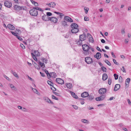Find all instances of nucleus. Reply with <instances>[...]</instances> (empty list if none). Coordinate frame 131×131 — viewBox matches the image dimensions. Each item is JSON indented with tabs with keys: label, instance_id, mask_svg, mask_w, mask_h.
<instances>
[{
	"label": "nucleus",
	"instance_id": "obj_1",
	"mask_svg": "<svg viewBox=\"0 0 131 131\" xmlns=\"http://www.w3.org/2000/svg\"><path fill=\"white\" fill-rule=\"evenodd\" d=\"M72 28L71 31L73 33H76L79 31V29L78 28V25L76 24L73 23L71 25Z\"/></svg>",
	"mask_w": 131,
	"mask_h": 131
},
{
	"label": "nucleus",
	"instance_id": "obj_2",
	"mask_svg": "<svg viewBox=\"0 0 131 131\" xmlns=\"http://www.w3.org/2000/svg\"><path fill=\"white\" fill-rule=\"evenodd\" d=\"M29 13L31 15L34 16H37L38 14L37 11L34 7L30 10Z\"/></svg>",
	"mask_w": 131,
	"mask_h": 131
},
{
	"label": "nucleus",
	"instance_id": "obj_3",
	"mask_svg": "<svg viewBox=\"0 0 131 131\" xmlns=\"http://www.w3.org/2000/svg\"><path fill=\"white\" fill-rule=\"evenodd\" d=\"M82 49L84 51L88 53V54L89 53V52L91 53L90 51L89 47V46L86 44H84L82 45Z\"/></svg>",
	"mask_w": 131,
	"mask_h": 131
},
{
	"label": "nucleus",
	"instance_id": "obj_4",
	"mask_svg": "<svg viewBox=\"0 0 131 131\" xmlns=\"http://www.w3.org/2000/svg\"><path fill=\"white\" fill-rule=\"evenodd\" d=\"M85 61L88 64H90L93 62L92 59L90 57H87L85 58Z\"/></svg>",
	"mask_w": 131,
	"mask_h": 131
},
{
	"label": "nucleus",
	"instance_id": "obj_5",
	"mask_svg": "<svg viewBox=\"0 0 131 131\" xmlns=\"http://www.w3.org/2000/svg\"><path fill=\"white\" fill-rule=\"evenodd\" d=\"M4 5L6 7L10 8L11 7L12 4L9 1H6L4 2Z\"/></svg>",
	"mask_w": 131,
	"mask_h": 131
},
{
	"label": "nucleus",
	"instance_id": "obj_6",
	"mask_svg": "<svg viewBox=\"0 0 131 131\" xmlns=\"http://www.w3.org/2000/svg\"><path fill=\"white\" fill-rule=\"evenodd\" d=\"M106 91V89L105 88H101L99 90V93L100 94H103L105 93Z\"/></svg>",
	"mask_w": 131,
	"mask_h": 131
},
{
	"label": "nucleus",
	"instance_id": "obj_7",
	"mask_svg": "<svg viewBox=\"0 0 131 131\" xmlns=\"http://www.w3.org/2000/svg\"><path fill=\"white\" fill-rule=\"evenodd\" d=\"M49 20L54 23H57L58 21V19L55 17H50Z\"/></svg>",
	"mask_w": 131,
	"mask_h": 131
},
{
	"label": "nucleus",
	"instance_id": "obj_8",
	"mask_svg": "<svg viewBox=\"0 0 131 131\" xmlns=\"http://www.w3.org/2000/svg\"><path fill=\"white\" fill-rule=\"evenodd\" d=\"M64 20L70 22H72L73 21L72 19L68 16H66L64 17Z\"/></svg>",
	"mask_w": 131,
	"mask_h": 131
},
{
	"label": "nucleus",
	"instance_id": "obj_9",
	"mask_svg": "<svg viewBox=\"0 0 131 131\" xmlns=\"http://www.w3.org/2000/svg\"><path fill=\"white\" fill-rule=\"evenodd\" d=\"M43 100H44L45 101L49 103H50L52 104H53V103L52 102L49 98H48L47 97H43Z\"/></svg>",
	"mask_w": 131,
	"mask_h": 131
},
{
	"label": "nucleus",
	"instance_id": "obj_10",
	"mask_svg": "<svg viewBox=\"0 0 131 131\" xmlns=\"http://www.w3.org/2000/svg\"><path fill=\"white\" fill-rule=\"evenodd\" d=\"M80 39L82 41H84L86 39V35H85L84 33L81 35L79 36Z\"/></svg>",
	"mask_w": 131,
	"mask_h": 131
},
{
	"label": "nucleus",
	"instance_id": "obj_11",
	"mask_svg": "<svg viewBox=\"0 0 131 131\" xmlns=\"http://www.w3.org/2000/svg\"><path fill=\"white\" fill-rule=\"evenodd\" d=\"M56 82L59 84H63L64 83L63 80L61 79L56 78Z\"/></svg>",
	"mask_w": 131,
	"mask_h": 131
},
{
	"label": "nucleus",
	"instance_id": "obj_12",
	"mask_svg": "<svg viewBox=\"0 0 131 131\" xmlns=\"http://www.w3.org/2000/svg\"><path fill=\"white\" fill-rule=\"evenodd\" d=\"M42 18L44 20L48 21L49 20L50 17L45 14L42 16Z\"/></svg>",
	"mask_w": 131,
	"mask_h": 131
},
{
	"label": "nucleus",
	"instance_id": "obj_13",
	"mask_svg": "<svg viewBox=\"0 0 131 131\" xmlns=\"http://www.w3.org/2000/svg\"><path fill=\"white\" fill-rule=\"evenodd\" d=\"M47 5H48L50 7L54 8L56 5V4L54 2H51L49 4H47Z\"/></svg>",
	"mask_w": 131,
	"mask_h": 131
},
{
	"label": "nucleus",
	"instance_id": "obj_14",
	"mask_svg": "<svg viewBox=\"0 0 131 131\" xmlns=\"http://www.w3.org/2000/svg\"><path fill=\"white\" fill-rule=\"evenodd\" d=\"M7 27L9 29L12 30H14L15 28V27L11 24H8L7 25Z\"/></svg>",
	"mask_w": 131,
	"mask_h": 131
},
{
	"label": "nucleus",
	"instance_id": "obj_15",
	"mask_svg": "<svg viewBox=\"0 0 131 131\" xmlns=\"http://www.w3.org/2000/svg\"><path fill=\"white\" fill-rule=\"evenodd\" d=\"M89 96L88 93L87 92H84L82 93L81 94V96L83 97H86Z\"/></svg>",
	"mask_w": 131,
	"mask_h": 131
},
{
	"label": "nucleus",
	"instance_id": "obj_16",
	"mask_svg": "<svg viewBox=\"0 0 131 131\" xmlns=\"http://www.w3.org/2000/svg\"><path fill=\"white\" fill-rule=\"evenodd\" d=\"M67 91L69 92L71 94L72 96L74 98L77 99L78 98V96L74 92L71 91H69V90H66Z\"/></svg>",
	"mask_w": 131,
	"mask_h": 131
},
{
	"label": "nucleus",
	"instance_id": "obj_17",
	"mask_svg": "<svg viewBox=\"0 0 131 131\" xmlns=\"http://www.w3.org/2000/svg\"><path fill=\"white\" fill-rule=\"evenodd\" d=\"M94 57L97 59H100L101 57V54L100 53L97 52L95 55H94Z\"/></svg>",
	"mask_w": 131,
	"mask_h": 131
},
{
	"label": "nucleus",
	"instance_id": "obj_18",
	"mask_svg": "<svg viewBox=\"0 0 131 131\" xmlns=\"http://www.w3.org/2000/svg\"><path fill=\"white\" fill-rule=\"evenodd\" d=\"M130 79L129 78H128L126 80L125 82L126 86L128 87Z\"/></svg>",
	"mask_w": 131,
	"mask_h": 131
},
{
	"label": "nucleus",
	"instance_id": "obj_19",
	"mask_svg": "<svg viewBox=\"0 0 131 131\" xmlns=\"http://www.w3.org/2000/svg\"><path fill=\"white\" fill-rule=\"evenodd\" d=\"M66 86L70 89H71L73 87L72 84L71 83H67L66 84V86H64V88H66Z\"/></svg>",
	"mask_w": 131,
	"mask_h": 131
},
{
	"label": "nucleus",
	"instance_id": "obj_20",
	"mask_svg": "<svg viewBox=\"0 0 131 131\" xmlns=\"http://www.w3.org/2000/svg\"><path fill=\"white\" fill-rule=\"evenodd\" d=\"M14 9L16 10H19L22 9L21 7L17 5H15L14 6Z\"/></svg>",
	"mask_w": 131,
	"mask_h": 131
},
{
	"label": "nucleus",
	"instance_id": "obj_21",
	"mask_svg": "<svg viewBox=\"0 0 131 131\" xmlns=\"http://www.w3.org/2000/svg\"><path fill=\"white\" fill-rule=\"evenodd\" d=\"M120 85L119 84H117L115 85L114 90V91H116L118 90L120 88Z\"/></svg>",
	"mask_w": 131,
	"mask_h": 131
},
{
	"label": "nucleus",
	"instance_id": "obj_22",
	"mask_svg": "<svg viewBox=\"0 0 131 131\" xmlns=\"http://www.w3.org/2000/svg\"><path fill=\"white\" fill-rule=\"evenodd\" d=\"M108 76L106 73H104L103 74L102 76V80L104 81L106 80Z\"/></svg>",
	"mask_w": 131,
	"mask_h": 131
},
{
	"label": "nucleus",
	"instance_id": "obj_23",
	"mask_svg": "<svg viewBox=\"0 0 131 131\" xmlns=\"http://www.w3.org/2000/svg\"><path fill=\"white\" fill-rule=\"evenodd\" d=\"M82 41L81 40H76V43L78 45H82Z\"/></svg>",
	"mask_w": 131,
	"mask_h": 131
},
{
	"label": "nucleus",
	"instance_id": "obj_24",
	"mask_svg": "<svg viewBox=\"0 0 131 131\" xmlns=\"http://www.w3.org/2000/svg\"><path fill=\"white\" fill-rule=\"evenodd\" d=\"M49 76L52 77H53L56 78V77L57 75L54 72H51L50 74H49Z\"/></svg>",
	"mask_w": 131,
	"mask_h": 131
},
{
	"label": "nucleus",
	"instance_id": "obj_25",
	"mask_svg": "<svg viewBox=\"0 0 131 131\" xmlns=\"http://www.w3.org/2000/svg\"><path fill=\"white\" fill-rule=\"evenodd\" d=\"M81 121L84 123L88 124L89 123V122L88 120L85 119H82L81 120Z\"/></svg>",
	"mask_w": 131,
	"mask_h": 131
},
{
	"label": "nucleus",
	"instance_id": "obj_26",
	"mask_svg": "<svg viewBox=\"0 0 131 131\" xmlns=\"http://www.w3.org/2000/svg\"><path fill=\"white\" fill-rule=\"evenodd\" d=\"M30 1L32 3L35 5V6L36 7L38 6V4L37 3L35 2L33 0H31Z\"/></svg>",
	"mask_w": 131,
	"mask_h": 131
},
{
	"label": "nucleus",
	"instance_id": "obj_27",
	"mask_svg": "<svg viewBox=\"0 0 131 131\" xmlns=\"http://www.w3.org/2000/svg\"><path fill=\"white\" fill-rule=\"evenodd\" d=\"M31 55L32 56V57L33 58L34 60L35 61H37V58L36 57V56H35L34 54L32 53H31Z\"/></svg>",
	"mask_w": 131,
	"mask_h": 131
},
{
	"label": "nucleus",
	"instance_id": "obj_28",
	"mask_svg": "<svg viewBox=\"0 0 131 131\" xmlns=\"http://www.w3.org/2000/svg\"><path fill=\"white\" fill-rule=\"evenodd\" d=\"M34 53L35 54V55L36 56H39V53L38 51L35 50L34 51Z\"/></svg>",
	"mask_w": 131,
	"mask_h": 131
},
{
	"label": "nucleus",
	"instance_id": "obj_29",
	"mask_svg": "<svg viewBox=\"0 0 131 131\" xmlns=\"http://www.w3.org/2000/svg\"><path fill=\"white\" fill-rule=\"evenodd\" d=\"M38 64L41 67L43 68L45 67V65L43 63H42L41 62L39 61L38 62Z\"/></svg>",
	"mask_w": 131,
	"mask_h": 131
},
{
	"label": "nucleus",
	"instance_id": "obj_30",
	"mask_svg": "<svg viewBox=\"0 0 131 131\" xmlns=\"http://www.w3.org/2000/svg\"><path fill=\"white\" fill-rule=\"evenodd\" d=\"M62 25L64 26H67V22L65 21V20L62 21Z\"/></svg>",
	"mask_w": 131,
	"mask_h": 131
},
{
	"label": "nucleus",
	"instance_id": "obj_31",
	"mask_svg": "<svg viewBox=\"0 0 131 131\" xmlns=\"http://www.w3.org/2000/svg\"><path fill=\"white\" fill-rule=\"evenodd\" d=\"M89 41L90 42H94V40L92 36L89 38Z\"/></svg>",
	"mask_w": 131,
	"mask_h": 131
},
{
	"label": "nucleus",
	"instance_id": "obj_32",
	"mask_svg": "<svg viewBox=\"0 0 131 131\" xmlns=\"http://www.w3.org/2000/svg\"><path fill=\"white\" fill-rule=\"evenodd\" d=\"M105 97V96L104 95H102L101 96H100V100L101 101L103 100Z\"/></svg>",
	"mask_w": 131,
	"mask_h": 131
},
{
	"label": "nucleus",
	"instance_id": "obj_33",
	"mask_svg": "<svg viewBox=\"0 0 131 131\" xmlns=\"http://www.w3.org/2000/svg\"><path fill=\"white\" fill-rule=\"evenodd\" d=\"M31 88L32 89V90L35 93L37 94H38V92L36 89L32 87H31Z\"/></svg>",
	"mask_w": 131,
	"mask_h": 131
},
{
	"label": "nucleus",
	"instance_id": "obj_34",
	"mask_svg": "<svg viewBox=\"0 0 131 131\" xmlns=\"http://www.w3.org/2000/svg\"><path fill=\"white\" fill-rule=\"evenodd\" d=\"M88 100H92L94 99V97L92 95H90L88 98Z\"/></svg>",
	"mask_w": 131,
	"mask_h": 131
},
{
	"label": "nucleus",
	"instance_id": "obj_35",
	"mask_svg": "<svg viewBox=\"0 0 131 131\" xmlns=\"http://www.w3.org/2000/svg\"><path fill=\"white\" fill-rule=\"evenodd\" d=\"M123 79L122 77L121 76H120L119 79V82L121 83H122L123 82Z\"/></svg>",
	"mask_w": 131,
	"mask_h": 131
},
{
	"label": "nucleus",
	"instance_id": "obj_36",
	"mask_svg": "<svg viewBox=\"0 0 131 131\" xmlns=\"http://www.w3.org/2000/svg\"><path fill=\"white\" fill-rule=\"evenodd\" d=\"M12 73L16 77L18 78H19L18 76L17 73L15 72H13Z\"/></svg>",
	"mask_w": 131,
	"mask_h": 131
},
{
	"label": "nucleus",
	"instance_id": "obj_37",
	"mask_svg": "<svg viewBox=\"0 0 131 131\" xmlns=\"http://www.w3.org/2000/svg\"><path fill=\"white\" fill-rule=\"evenodd\" d=\"M101 69L102 71L103 72H106V69L105 67H102L101 68Z\"/></svg>",
	"mask_w": 131,
	"mask_h": 131
},
{
	"label": "nucleus",
	"instance_id": "obj_38",
	"mask_svg": "<svg viewBox=\"0 0 131 131\" xmlns=\"http://www.w3.org/2000/svg\"><path fill=\"white\" fill-rule=\"evenodd\" d=\"M47 83L50 86H52L53 85V83L49 81H47Z\"/></svg>",
	"mask_w": 131,
	"mask_h": 131
},
{
	"label": "nucleus",
	"instance_id": "obj_39",
	"mask_svg": "<svg viewBox=\"0 0 131 131\" xmlns=\"http://www.w3.org/2000/svg\"><path fill=\"white\" fill-rule=\"evenodd\" d=\"M115 78V79L116 80H117L118 78V75L116 74H114V75Z\"/></svg>",
	"mask_w": 131,
	"mask_h": 131
},
{
	"label": "nucleus",
	"instance_id": "obj_40",
	"mask_svg": "<svg viewBox=\"0 0 131 131\" xmlns=\"http://www.w3.org/2000/svg\"><path fill=\"white\" fill-rule=\"evenodd\" d=\"M34 8L36 10H38L40 11H41L42 12H43V10H42L40 8L38 7H34Z\"/></svg>",
	"mask_w": 131,
	"mask_h": 131
},
{
	"label": "nucleus",
	"instance_id": "obj_41",
	"mask_svg": "<svg viewBox=\"0 0 131 131\" xmlns=\"http://www.w3.org/2000/svg\"><path fill=\"white\" fill-rule=\"evenodd\" d=\"M16 37L19 40L21 41L23 40L22 38L20 37L17 35L16 36Z\"/></svg>",
	"mask_w": 131,
	"mask_h": 131
},
{
	"label": "nucleus",
	"instance_id": "obj_42",
	"mask_svg": "<svg viewBox=\"0 0 131 131\" xmlns=\"http://www.w3.org/2000/svg\"><path fill=\"white\" fill-rule=\"evenodd\" d=\"M121 70L123 71V72L126 73V71L124 66H123L122 68H121Z\"/></svg>",
	"mask_w": 131,
	"mask_h": 131
},
{
	"label": "nucleus",
	"instance_id": "obj_43",
	"mask_svg": "<svg viewBox=\"0 0 131 131\" xmlns=\"http://www.w3.org/2000/svg\"><path fill=\"white\" fill-rule=\"evenodd\" d=\"M84 9L85 11V13L86 14H87L88 12V11L89 10V9L85 7H84Z\"/></svg>",
	"mask_w": 131,
	"mask_h": 131
},
{
	"label": "nucleus",
	"instance_id": "obj_44",
	"mask_svg": "<svg viewBox=\"0 0 131 131\" xmlns=\"http://www.w3.org/2000/svg\"><path fill=\"white\" fill-rule=\"evenodd\" d=\"M105 62L109 66H110L111 65V64L110 62L107 60H106L105 61Z\"/></svg>",
	"mask_w": 131,
	"mask_h": 131
},
{
	"label": "nucleus",
	"instance_id": "obj_45",
	"mask_svg": "<svg viewBox=\"0 0 131 131\" xmlns=\"http://www.w3.org/2000/svg\"><path fill=\"white\" fill-rule=\"evenodd\" d=\"M35 68L38 70H39L40 69V68L39 66L37 64H36V65L34 66Z\"/></svg>",
	"mask_w": 131,
	"mask_h": 131
},
{
	"label": "nucleus",
	"instance_id": "obj_46",
	"mask_svg": "<svg viewBox=\"0 0 131 131\" xmlns=\"http://www.w3.org/2000/svg\"><path fill=\"white\" fill-rule=\"evenodd\" d=\"M89 18L88 17L86 16L84 17V20L85 21H87L89 20Z\"/></svg>",
	"mask_w": 131,
	"mask_h": 131
},
{
	"label": "nucleus",
	"instance_id": "obj_47",
	"mask_svg": "<svg viewBox=\"0 0 131 131\" xmlns=\"http://www.w3.org/2000/svg\"><path fill=\"white\" fill-rule=\"evenodd\" d=\"M112 80L111 78H109L108 79V83L109 85H111V83Z\"/></svg>",
	"mask_w": 131,
	"mask_h": 131
},
{
	"label": "nucleus",
	"instance_id": "obj_48",
	"mask_svg": "<svg viewBox=\"0 0 131 131\" xmlns=\"http://www.w3.org/2000/svg\"><path fill=\"white\" fill-rule=\"evenodd\" d=\"M46 15L47 16H50L52 15V14L50 12H47L46 13Z\"/></svg>",
	"mask_w": 131,
	"mask_h": 131
},
{
	"label": "nucleus",
	"instance_id": "obj_49",
	"mask_svg": "<svg viewBox=\"0 0 131 131\" xmlns=\"http://www.w3.org/2000/svg\"><path fill=\"white\" fill-rule=\"evenodd\" d=\"M20 46L23 49H24L25 48V47L24 45L23 44L21 43L20 45Z\"/></svg>",
	"mask_w": 131,
	"mask_h": 131
},
{
	"label": "nucleus",
	"instance_id": "obj_50",
	"mask_svg": "<svg viewBox=\"0 0 131 131\" xmlns=\"http://www.w3.org/2000/svg\"><path fill=\"white\" fill-rule=\"evenodd\" d=\"M3 76L4 78H5L6 79L8 80H9V78L6 75H3Z\"/></svg>",
	"mask_w": 131,
	"mask_h": 131
},
{
	"label": "nucleus",
	"instance_id": "obj_51",
	"mask_svg": "<svg viewBox=\"0 0 131 131\" xmlns=\"http://www.w3.org/2000/svg\"><path fill=\"white\" fill-rule=\"evenodd\" d=\"M10 87L11 88H13V89L14 90H15L16 89L15 87L13 84H10Z\"/></svg>",
	"mask_w": 131,
	"mask_h": 131
},
{
	"label": "nucleus",
	"instance_id": "obj_52",
	"mask_svg": "<svg viewBox=\"0 0 131 131\" xmlns=\"http://www.w3.org/2000/svg\"><path fill=\"white\" fill-rule=\"evenodd\" d=\"M52 97L53 99H54L56 100H58V99L54 95H52Z\"/></svg>",
	"mask_w": 131,
	"mask_h": 131
},
{
	"label": "nucleus",
	"instance_id": "obj_53",
	"mask_svg": "<svg viewBox=\"0 0 131 131\" xmlns=\"http://www.w3.org/2000/svg\"><path fill=\"white\" fill-rule=\"evenodd\" d=\"M113 62L115 64L117 65H118V62H116V60L115 59H113Z\"/></svg>",
	"mask_w": 131,
	"mask_h": 131
},
{
	"label": "nucleus",
	"instance_id": "obj_54",
	"mask_svg": "<svg viewBox=\"0 0 131 131\" xmlns=\"http://www.w3.org/2000/svg\"><path fill=\"white\" fill-rule=\"evenodd\" d=\"M72 106H73V107L74 108V109L75 110H77L78 109V107L77 106L74 105H72Z\"/></svg>",
	"mask_w": 131,
	"mask_h": 131
},
{
	"label": "nucleus",
	"instance_id": "obj_55",
	"mask_svg": "<svg viewBox=\"0 0 131 131\" xmlns=\"http://www.w3.org/2000/svg\"><path fill=\"white\" fill-rule=\"evenodd\" d=\"M51 89L52 90L54 91H56V89L53 86L51 87Z\"/></svg>",
	"mask_w": 131,
	"mask_h": 131
},
{
	"label": "nucleus",
	"instance_id": "obj_56",
	"mask_svg": "<svg viewBox=\"0 0 131 131\" xmlns=\"http://www.w3.org/2000/svg\"><path fill=\"white\" fill-rule=\"evenodd\" d=\"M64 16V15L62 13H60L59 14L60 17L61 18H62V17Z\"/></svg>",
	"mask_w": 131,
	"mask_h": 131
},
{
	"label": "nucleus",
	"instance_id": "obj_57",
	"mask_svg": "<svg viewBox=\"0 0 131 131\" xmlns=\"http://www.w3.org/2000/svg\"><path fill=\"white\" fill-rule=\"evenodd\" d=\"M121 32H122V34H125V32L124 31V29L122 28V29Z\"/></svg>",
	"mask_w": 131,
	"mask_h": 131
},
{
	"label": "nucleus",
	"instance_id": "obj_58",
	"mask_svg": "<svg viewBox=\"0 0 131 131\" xmlns=\"http://www.w3.org/2000/svg\"><path fill=\"white\" fill-rule=\"evenodd\" d=\"M100 97H96L95 98V100L97 101H101L100 100Z\"/></svg>",
	"mask_w": 131,
	"mask_h": 131
},
{
	"label": "nucleus",
	"instance_id": "obj_59",
	"mask_svg": "<svg viewBox=\"0 0 131 131\" xmlns=\"http://www.w3.org/2000/svg\"><path fill=\"white\" fill-rule=\"evenodd\" d=\"M11 32L13 35L16 36V37L17 35L16 34L15 32L13 31H11Z\"/></svg>",
	"mask_w": 131,
	"mask_h": 131
},
{
	"label": "nucleus",
	"instance_id": "obj_60",
	"mask_svg": "<svg viewBox=\"0 0 131 131\" xmlns=\"http://www.w3.org/2000/svg\"><path fill=\"white\" fill-rule=\"evenodd\" d=\"M111 54L112 55V57L114 58H115L116 57L115 56V55L114 54V53L113 52H111Z\"/></svg>",
	"mask_w": 131,
	"mask_h": 131
},
{
	"label": "nucleus",
	"instance_id": "obj_61",
	"mask_svg": "<svg viewBox=\"0 0 131 131\" xmlns=\"http://www.w3.org/2000/svg\"><path fill=\"white\" fill-rule=\"evenodd\" d=\"M96 49L98 51H99L101 52L102 51L97 46V48H96Z\"/></svg>",
	"mask_w": 131,
	"mask_h": 131
},
{
	"label": "nucleus",
	"instance_id": "obj_62",
	"mask_svg": "<svg viewBox=\"0 0 131 131\" xmlns=\"http://www.w3.org/2000/svg\"><path fill=\"white\" fill-rule=\"evenodd\" d=\"M42 60L43 62L46 63L47 62V60L45 59H42Z\"/></svg>",
	"mask_w": 131,
	"mask_h": 131
},
{
	"label": "nucleus",
	"instance_id": "obj_63",
	"mask_svg": "<svg viewBox=\"0 0 131 131\" xmlns=\"http://www.w3.org/2000/svg\"><path fill=\"white\" fill-rule=\"evenodd\" d=\"M22 111H24V112L27 111V110H26V108H22Z\"/></svg>",
	"mask_w": 131,
	"mask_h": 131
},
{
	"label": "nucleus",
	"instance_id": "obj_64",
	"mask_svg": "<svg viewBox=\"0 0 131 131\" xmlns=\"http://www.w3.org/2000/svg\"><path fill=\"white\" fill-rule=\"evenodd\" d=\"M128 39H125V42L126 43H127L128 42Z\"/></svg>",
	"mask_w": 131,
	"mask_h": 131
}]
</instances>
